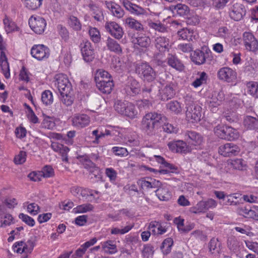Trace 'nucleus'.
<instances>
[{"label":"nucleus","mask_w":258,"mask_h":258,"mask_svg":"<svg viewBox=\"0 0 258 258\" xmlns=\"http://www.w3.org/2000/svg\"><path fill=\"white\" fill-rule=\"evenodd\" d=\"M228 126L223 124H218L214 127V133L218 138L226 140Z\"/></svg>","instance_id":"nucleus-37"},{"label":"nucleus","mask_w":258,"mask_h":258,"mask_svg":"<svg viewBox=\"0 0 258 258\" xmlns=\"http://www.w3.org/2000/svg\"><path fill=\"white\" fill-rule=\"evenodd\" d=\"M31 54L36 59L41 61L49 57L50 50L47 46L43 44H35L31 48Z\"/></svg>","instance_id":"nucleus-5"},{"label":"nucleus","mask_w":258,"mask_h":258,"mask_svg":"<svg viewBox=\"0 0 258 258\" xmlns=\"http://www.w3.org/2000/svg\"><path fill=\"white\" fill-rule=\"evenodd\" d=\"M94 207L90 204H85L78 206L73 210L74 213H83L91 211L93 210Z\"/></svg>","instance_id":"nucleus-45"},{"label":"nucleus","mask_w":258,"mask_h":258,"mask_svg":"<svg viewBox=\"0 0 258 258\" xmlns=\"http://www.w3.org/2000/svg\"><path fill=\"white\" fill-rule=\"evenodd\" d=\"M50 147L54 152L59 154L62 161L66 163L69 162L68 154L70 151V149L68 147L55 142H52Z\"/></svg>","instance_id":"nucleus-17"},{"label":"nucleus","mask_w":258,"mask_h":258,"mask_svg":"<svg viewBox=\"0 0 258 258\" xmlns=\"http://www.w3.org/2000/svg\"><path fill=\"white\" fill-rule=\"evenodd\" d=\"M68 23L70 26L76 31H79L81 29V23L76 17L71 16L69 18Z\"/></svg>","instance_id":"nucleus-51"},{"label":"nucleus","mask_w":258,"mask_h":258,"mask_svg":"<svg viewBox=\"0 0 258 258\" xmlns=\"http://www.w3.org/2000/svg\"><path fill=\"white\" fill-rule=\"evenodd\" d=\"M240 195L237 193H234L230 195H227L226 201L225 202H220L219 204L222 206H237L239 202L237 201L239 198Z\"/></svg>","instance_id":"nucleus-33"},{"label":"nucleus","mask_w":258,"mask_h":258,"mask_svg":"<svg viewBox=\"0 0 258 258\" xmlns=\"http://www.w3.org/2000/svg\"><path fill=\"white\" fill-rule=\"evenodd\" d=\"M19 217L24 222H25L29 226L32 227L34 226L35 224L34 220L28 215L23 213H21L20 214Z\"/></svg>","instance_id":"nucleus-62"},{"label":"nucleus","mask_w":258,"mask_h":258,"mask_svg":"<svg viewBox=\"0 0 258 258\" xmlns=\"http://www.w3.org/2000/svg\"><path fill=\"white\" fill-rule=\"evenodd\" d=\"M134 226L133 224H129L124 227L121 228L118 227H112L111 229L110 233L113 235H122L130 231Z\"/></svg>","instance_id":"nucleus-40"},{"label":"nucleus","mask_w":258,"mask_h":258,"mask_svg":"<svg viewBox=\"0 0 258 258\" xmlns=\"http://www.w3.org/2000/svg\"><path fill=\"white\" fill-rule=\"evenodd\" d=\"M41 125L45 128L52 130L55 127V122L52 118L46 116L44 118Z\"/></svg>","instance_id":"nucleus-58"},{"label":"nucleus","mask_w":258,"mask_h":258,"mask_svg":"<svg viewBox=\"0 0 258 258\" xmlns=\"http://www.w3.org/2000/svg\"><path fill=\"white\" fill-rule=\"evenodd\" d=\"M89 34L91 39L94 43H98L100 41L101 35L99 30L94 27H90L89 30Z\"/></svg>","instance_id":"nucleus-53"},{"label":"nucleus","mask_w":258,"mask_h":258,"mask_svg":"<svg viewBox=\"0 0 258 258\" xmlns=\"http://www.w3.org/2000/svg\"><path fill=\"white\" fill-rule=\"evenodd\" d=\"M156 196L161 201H168L171 198V195L167 186L158 187L155 191Z\"/></svg>","instance_id":"nucleus-30"},{"label":"nucleus","mask_w":258,"mask_h":258,"mask_svg":"<svg viewBox=\"0 0 258 258\" xmlns=\"http://www.w3.org/2000/svg\"><path fill=\"white\" fill-rule=\"evenodd\" d=\"M124 23L127 26L131 29H133L137 31L144 30L143 25L139 21L132 17L125 19Z\"/></svg>","instance_id":"nucleus-36"},{"label":"nucleus","mask_w":258,"mask_h":258,"mask_svg":"<svg viewBox=\"0 0 258 258\" xmlns=\"http://www.w3.org/2000/svg\"><path fill=\"white\" fill-rule=\"evenodd\" d=\"M246 86L248 93L253 97L258 98V82H249Z\"/></svg>","instance_id":"nucleus-42"},{"label":"nucleus","mask_w":258,"mask_h":258,"mask_svg":"<svg viewBox=\"0 0 258 258\" xmlns=\"http://www.w3.org/2000/svg\"><path fill=\"white\" fill-rule=\"evenodd\" d=\"M131 42L134 44L135 47L140 48H147L151 44V39L144 34H138L132 36Z\"/></svg>","instance_id":"nucleus-10"},{"label":"nucleus","mask_w":258,"mask_h":258,"mask_svg":"<svg viewBox=\"0 0 258 258\" xmlns=\"http://www.w3.org/2000/svg\"><path fill=\"white\" fill-rule=\"evenodd\" d=\"M28 243L30 242L25 243L22 241L16 242L13 245V248L15 251L18 253H22L23 252H30L32 248L28 247Z\"/></svg>","instance_id":"nucleus-34"},{"label":"nucleus","mask_w":258,"mask_h":258,"mask_svg":"<svg viewBox=\"0 0 258 258\" xmlns=\"http://www.w3.org/2000/svg\"><path fill=\"white\" fill-rule=\"evenodd\" d=\"M80 47L84 59L87 62L92 61L95 55L91 43L87 40H84L81 43Z\"/></svg>","instance_id":"nucleus-13"},{"label":"nucleus","mask_w":258,"mask_h":258,"mask_svg":"<svg viewBox=\"0 0 258 258\" xmlns=\"http://www.w3.org/2000/svg\"><path fill=\"white\" fill-rule=\"evenodd\" d=\"M239 137V132L235 128L229 126L226 140L233 141L237 139Z\"/></svg>","instance_id":"nucleus-54"},{"label":"nucleus","mask_w":258,"mask_h":258,"mask_svg":"<svg viewBox=\"0 0 258 258\" xmlns=\"http://www.w3.org/2000/svg\"><path fill=\"white\" fill-rule=\"evenodd\" d=\"M167 62L169 66L176 69L181 71L184 69V66L176 56L172 54H169L167 58Z\"/></svg>","instance_id":"nucleus-28"},{"label":"nucleus","mask_w":258,"mask_h":258,"mask_svg":"<svg viewBox=\"0 0 258 258\" xmlns=\"http://www.w3.org/2000/svg\"><path fill=\"white\" fill-rule=\"evenodd\" d=\"M173 243V240L170 238H166L163 241L161 248L164 254H167L170 252Z\"/></svg>","instance_id":"nucleus-50"},{"label":"nucleus","mask_w":258,"mask_h":258,"mask_svg":"<svg viewBox=\"0 0 258 258\" xmlns=\"http://www.w3.org/2000/svg\"><path fill=\"white\" fill-rule=\"evenodd\" d=\"M122 5L126 10L134 15L140 16L147 14V12L145 9L128 0H123Z\"/></svg>","instance_id":"nucleus-18"},{"label":"nucleus","mask_w":258,"mask_h":258,"mask_svg":"<svg viewBox=\"0 0 258 258\" xmlns=\"http://www.w3.org/2000/svg\"><path fill=\"white\" fill-rule=\"evenodd\" d=\"M209 248L211 253H218L220 250V243L218 240L214 238L211 239L209 244Z\"/></svg>","instance_id":"nucleus-48"},{"label":"nucleus","mask_w":258,"mask_h":258,"mask_svg":"<svg viewBox=\"0 0 258 258\" xmlns=\"http://www.w3.org/2000/svg\"><path fill=\"white\" fill-rule=\"evenodd\" d=\"M95 82H101L108 81H113L111 75L106 71L98 70L95 74Z\"/></svg>","instance_id":"nucleus-32"},{"label":"nucleus","mask_w":258,"mask_h":258,"mask_svg":"<svg viewBox=\"0 0 258 258\" xmlns=\"http://www.w3.org/2000/svg\"><path fill=\"white\" fill-rule=\"evenodd\" d=\"M207 79V74L205 72H203L200 73L199 77L192 82V85L194 87L197 88L202 85L203 84L206 83Z\"/></svg>","instance_id":"nucleus-56"},{"label":"nucleus","mask_w":258,"mask_h":258,"mask_svg":"<svg viewBox=\"0 0 258 258\" xmlns=\"http://www.w3.org/2000/svg\"><path fill=\"white\" fill-rule=\"evenodd\" d=\"M26 153L25 151H21L16 155L14 158L15 163L17 164H21L26 161Z\"/></svg>","instance_id":"nucleus-64"},{"label":"nucleus","mask_w":258,"mask_h":258,"mask_svg":"<svg viewBox=\"0 0 258 258\" xmlns=\"http://www.w3.org/2000/svg\"><path fill=\"white\" fill-rule=\"evenodd\" d=\"M192 33L186 28H183L177 32V35L179 38L186 40L191 36Z\"/></svg>","instance_id":"nucleus-63"},{"label":"nucleus","mask_w":258,"mask_h":258,"mask_svg":"<svg viewBox=\"0 0 258 258\" xmlns=\"http://www.w3.org/2000/svg\"><path fill=\"white\" fill-rule=\"evenodd\" d=\"M175 94L172 83L163 84L159 90V97L162 100L167 101L172 98Z\"/></svg>","instance_id":"nucleus-14"},{"label":"nucleus","mask_w":258,"mask_h":258,"mask_svg":"<svg viewBox=\"0 0 258 258\" xmlns=\"http://www.w3.org/2000/svg\"><path fill=\"white\" fill-rule=\"evenodd\" d=\"M224 100L225 95L222 91H215L208 101L209 107L214 111L217 107L222 103Z\"/></svg>","instance_id":"nucleus-16"},{"label":"nucleus","mask_w":258,"mask_h":258,"mask_svg":"<svg viewBox=\"0 0 258 258\" xmlns=\"http://www.w3.org/2000/svg\"><path fill=\"white\" fill-rule=\"evenodd\" d=\"M29 25L31 29L36 34H41L46 26L45 20L38 16H32L29 20Z\"/></svg>","instance_id":"nucleus-6"},{"label":"nucleus","mask_w":258,"mask_h":258,"mask_svg":"<svg viewBox=\"0 0 258 258\" xmlns=\"http://www.w3.org/2000/svg\"><path fill=\"white\" fill-rule=\"evenodd\" d=\"M77 158L79 161L84 165L85 168L88 167H92L93 162L90 160V158L87 155H79Z\"/></svg>","instance_id":"nucleus-60"},{"label":"nucleus","mask_w":258,"mask_h":258,"mask_svg":"<svg viewBox=\"0 0 258 258\" xmlns=\"http://www.w3.org/2000/svg\"><path fill=\"white\" fill-rule=\"evenodd\" d=\"M124 90L127 94L134 95L140 92V86L137 81L133 78H130L125 84Z\"/></svg>","instance_id":"nucleus-21"},{"label":"nucleus","mask_w":258,"mask_h":258,"mask_svg":"<svg viewBox=\"0 0 258 258\" xmlns=\"http://www.w3.org/2000/svg\"><path fill=\"white\" fill-rule=\"evenodd\" d=\"M107 49L117 54L122 53V50L120 44L114 39L108 37L106 42Z\"/></svg>","instance_id":"nucleus-27"},{"label":"nucleus","mask_w":258,"mask_h":258,"mask_svg":"<svg viewBox=\"0 0 258 258\" xmlns=\"http://www.w3.org/2000/svg\"><path fill=\"white\" fill-rule=\"evenodd\" d=\"M41 100L45 105H50L53 101L52 93L49 90H45L42 93Z\"/></svg>","instance_id":"nucleus-46"},{"label":"nucleus","mask_w":258,"mask_h":258,"mask_svg":"<svg viewBox=\"0 0 258 258\" xmlns=\"http://www.w3.org/2000/svg\"><path fill=\"white\" fill-rule=\"evenodd\" d=\"M3 22L5 30L8 33L14 31L16 29V25L15 23L6 16L3 20Z\"/></svg>","instance_id":"nucleus-55"},{"label":"nucleus","mask_w":258,"mask_h":258,"mask_svg":"<svg viewBox=\"0 0 258 258\" xmlns=\"http://www.w3.org/2000/svg\"><path fill=\"white\" fill-rule=\"evenodd\" d=\"M136 71L139 75L142 76L143 78L147 81L151 82L155 79V72L152 68L147 63H139Z\"/></svg>","instance_id":"nucleus-7"},{"label":"nucleus","mask_w":258,"mask_h":258,"mask_svg":"<svg viewBox=\"0 0 258 258\" xmlns=\"http://www.w3.org/2000/svg\"><path fill=\"white\" fill-rule=\"evenodd\" d=\"M42 0H24L25 6L29 10H35L40 7Z\"/></svg>","instance_id":"nucleus-49"},{"label":"nucleus","mask_w":258,"mask_h":258,"mask_svg":"<svg viewBox=\"0 0 258 258\" xmlns=\"http://www.w3.org/2000/svg\"><path fill=\"white\" fill-rule=\"evenodd\" d=\"M212 57V52L207 47H202V50L196 49L191 55V60L198 65L205 63L206 60H211Z\"/></svg>","instance_id":"nucleus-4"},{"label":"nucleus","mask_w":258,"mask_h":258,"mask_svg":"<svg viewBox=\"0 0 258 258\" xmlns=\"http://www.w3.org/2000/svg\"><path fill=\"white\" fill-rule=\"evenodd\" d=\"M0 66L5 77L9 78L10 76L9 65L8 62L7 58L4 51L0 52Z\"/></svg>","instance_id":"nucleus-29"},{"label":"nucleus","mask_w":258,"mask_h":258,"mask_svg":"<svg viewBox=\"0 0 258 258\" xmlns=\"http://www.w3.org/2000/svg\"><path fill=\"white\" fill-rule=\"evenodd\" d=\"M114 108L119 114L131 119L135 118L138 113L135 105L126 101H117L114 105Z\"/></svg>","instance_id":"nucleus-3"},{"label":"nucleus","mask_w":258,"mask_h":258,"mask_svg":"<svg viewBox=\"0 0 258 258\" xmlns=\"http://www.w3.org/2000/svg\"><path fill=\"white\" fill-rule=\"evenodd\" d=\"M165 118L162 114L156 112L147 113L142 119L143 130L148 135L152 136L155 133V127L158 126Z\"/></svg>","instance_id":"nucleus-1"},{"label":"nucleus","mask_w":258,"mask_h":258,"mask_svg":"<svg viewBox=\"0 0 258 258\" xmlns=\"http://www.w3.org/2000/svg\"><path fill=\"white\" fill-rule=\"evenodd\" d=\"M228 167L239 170H242L245 167L246 164L242 159H236L232 160L227 163Z\"/></svg>","instance_id":"nucleus-38"},{"label":"nucleus","mask_w":258,"mask_h":258,"mask_svg":"<svg viewBox=\"0 0 258 258\" xmlns=\"http://www.w3.org/2000/svg\"><path fill=\"white\" fill-rule=\"evenodd\" d=\"M64 94H60V100L61 102L66 106H70L73 102V96L72 91L64 92Z\"/></svg>","instance_id":"nucleus-43"},{"label":"nucleus","mask_w":258,"mask_h":258,"mask_svg":"<svg viewBox=\"0 0 258 258\" xmlns=\"http://www.w3.org/2000/svg\"><path fill=\"white\" fill-rule=\"evenodd\" d=\"M108 8L115 17L120 18L123 16L124 11L119 6L111 3L109 4Z\"/></svg>","instance_id":"nucleus-47"},{"label":"nucleus","mask_w":258,"mask_h":258,"mask_svg":"<svg viewBox=\"0 0 258 258\" xmlns=\"http://www.w3.org/2000/svg\"><path fill=\"white\" fill-rule=\"evenodd\" d=\"M185 139L188 143L193 146H200L203 143V138L198 133L188 131L185 133Z\"/></svg>","instance_id":"nucleus-24"},{"label":"nucleus","mask_w":258,"mask_h":258,"mask_svg":"<svg viewBox=\"0 0 258 258\" xmlns=\"http://www.w3.org/2000/svg\"><path fill=\"white\" fill-rule=\"evenodd\" d=\"M219 153L224 157H230L237 155L240 149L239 147L233 143H226L219 147Z\"/></svg>","instance_id":"nucleus-12"},{"label":"nucleus","mask_w":258,"mask_h":258,"mask_svg":"<svg viewBox=\"0 0 258 258\" xmlns=\"http://www.w3.org/2000/svg\"><path fill=\"white\" fill-rule=\"evenodd\" d=\"M54 83L60 94H64V92L72 91L71 83L66 76L63 74H60L56 75Z\"/></svg>","instance_id":"nucleus-8"},{"label":"nucleus","mask_w":258,"mask_h":258,"mask_svg":"<svg viewBox=\"0 0 258 258\" xmlns=\"http://www.w3.org/2000/svg\"><path fill=\"white\" fill-rule=\"evenodd\" d=\"M105 173L111 182H114L117 178V172L112 168L105 169Z\"/></svg>","instance_id":"nucleus-61"},{"label":"nucleus","mask_w":258,"mask_h":258,"mask_svg":"<svg viewBox=\"0 0 258 258\" xmlns=\"http://www.w3.org/2000/svg\"><path fill=\"white\" fill-rule=\"evenodd\" d=\"M73 124L78 128H83L87 126L90 122V117L86 114H78L72 119Z\"/></svg>","instance_id":"nucleus-23"},{"label":"nucleus","mask_w":258,"mask_h":258,"mask_svg":"<svg viewBox=\"0 0 258 258\" xmlns=\"http://www.w3.org/2000/svg\"><path fill=\"white\" fill-rule=\"evenodd\" d=\"M243 124L249 130L258 129V119L251 116H246L244 118Z\"/></svg>","instance_id":"nucleus-35"},{"label":"nucleus","mask_w":258,"mask_h":258,"mask_svg":"<svg viewBox=\"0 0 258 258\" xmlns=\"http://www.w3.org/2000/svg\"><path fill=\"white\" fill-rule=\"evenodd\" d=\"M190 212L194 214H200L207 212L204 201H201L197 204L190 208Z\"/></svg>","instance_id":"nucleus-44"},{"label":"nucleus","mask_w":258,"mask_h":258,"mask_svg":"<svg viewBox=\"0 0 258 258\" xmlns=\"http://www.w3.org/2000/svg\"><path fill=\"white\" fill-rule=\"evenodd\" d=\"M148 26L150 29H154L159 32L164 33L167 31L166 26L160 22L157 21L155 22L152 21H150L148 22Z\"/></svg>","instance_id":"nucleus-41"},{"label":"nucleus","mask_w":258,"mask_h":258,"mask_svg":"<svg viewBox=\"0 0 258 258\" xmlns=\"http://www.w3.org/2000/svg\"><path fill=\"white\" fill-rule=\"evenodd\" d=\"M148 229L151 231L152 234L154 235H162L167 231L165 226L157 221L151 222L149 224Z\"/></svg>","instance_id":"nucleus-26"},{"label":"nucleus","mask_w":258,"mask_h":258,"mask_svg":"<svg viewBox=\"0 0 258 258\" xmlns=\"http://www.w3.org/2000/svg\"><path fill=\"white\" fill-rule=\"evenodd\" d=\"M91 15L97 21H101L103 19V15L102 10L98 7L92 6L91 7Z\"/></svg>","instance_id":"nucleus-52"},{"label":"nucleus","mask_w":258,"mask_h":258,"mask_svg":"<svg viewBox=\"0 0 258 258\" xmlns=\"http://www.w3.org/2000/svg\"><path fill=\"white\" fill-rule=\"evenodd\" d=\"M184 103L186 120L191 123L200 121L202 117V107L198 104H195L193 98L188 95L185 96Z\"/></svg>","instance_id":"nucleus-2"},{"label":"nucleus","mask_w":258,"mask_h":258,"mask_svg":"<svg viewBox=\"0 0 258 258\" xmlns=\"http://www.w3.org/2000/svg\"><path fill=\"white\" fill-rule=\"evenodd\" d=\"M105 28L110 34L116 39H120L124 34L123 29L115 22H107L105 24Z\"/></svg>","instance_id":"nucleus-11"},{"label":"nucleus","mask_w":258,"mask_h":258,"mask_svg":"<svg viewBox=\"0 0 258 258\" xmlns=\"http://www.w3.org/2000/svg\"><path fill=\"white\" fill-rule=\"evenodd\" d=\"M102 251L106 254H113L117 251L116 242L112 240H108L101 243Z\"/></svg>","instance_id":"nucleus-25"},{"label":"nucleus","mask_w":258,"mask_h":258,"mask_svg":"<svg viewBox=\"0 0 258 258\" xmlns=\"http://www.w3.org/2000/svg\"><path fill=\"white\" fill-rule=\"evenodd\" d=\"M75 191L77 192V196L79 197L81 196L83 198L87 199L89 196H93V190L89 189L78 188L75 189Z\"/></svg>","instance_id":"nucleus-59"},{"label":"nucleus","mask_w":258,"mask_h":258,"mask_svg":"<svg viewBox=\"0 0 258 258\" xmlns=\"http://www.w3.org/2000/svg\"><path fill=\"white\" fill-rule=\"evenodd\" d=\"M96 87L100 91L104 94H109L114 86L113 81H108L101 82H96Z\"/></svg>","instance_id":"nucleus-31"},{"label":"nucleus","mask_w":258,"mask_h":258,"mask_svg":"<svg viewBox=\"0 0 258 258\" xmlns=\"http://www.w3.org/2000/svg\"><path fill=\"white\" fill-rule=\"evenodd\" d=\"M243 40L247 50L255 51L258 50V42L251 33L244 32L243 34Z\"/></svg>","instance_id":"nucleus-15"},{"label":"nucleus","mask_w":258,"mask_h":258,"mask_svg":"<svg viewBox=\"0 0 258 258\" xmlns=\"http://www.w3.org/2000/svg\"><path fill=\"white\" fill-rule=\"evenodd\" d=\"M245 14V10L243 5L240 4H234L229 11L230 18L235 21L240 20Z\"/></svg>","instance_id":"nucleus-19"},{"label":"nucleus","mask_w":258,"mask_h":258,"mask_svg":"<svg viewBox=\"0 0 258 258\" xmlns=\"http://www.w3.org/2000/svg\"><path fill=\"white\" fill-rule=\"evenodd\" d=\"M168 110L175 114H179L182 111L181 104L177 101H171L166 105Z\"/></svg>","instance_id":"nucleus-39"},{"label":"nucleus","mask_w":258,"mask_h":258,"mask_svg":"<svg viewBox=\"0 0 258 258\" xmlns=\"http://www.w3.org/2000/svg\"><path fill=\"white\" fill-rule=\"evenodd\" d=\"M190 151L189 147L182 141H177L176 153H187Z\"/></svg>","instance_id":"nucleus-57"},{"label":"nucleus","mask_w":258,"mask_h":258,"mask_svg":"<svg viewBox=\"0 0 258 258\" xmlns=\"http://www.w3.org/2000/svg\"><path fill=\"white\" fill-rule=\"evenodd\" d=\"M137 183L143 189H146L157 188L161 184L159 181L149 178H142L138 181Z\"/></svg>","instance_id":"nucleus-22"},{"label":"nucleus","mask_w":258,"mask_h":258,"mask_svg":"<svg viewBox=\"0 0 258 258\" xmlns=\"http://www.w3.org/2000/svg\"><path fill=\"white\" fill-rule=\"evenodd\" d=\"M154 45L155 47L160 52L169 50L171 47L170 39L162 36H157L155 38Z\"/></svg>","instance_id":"nucleus-20"},{"label":"nucleus","mask_w":258,"mask_h":258,"mask_svg":"<svg viewBox=\"0 0 258 258\" xmlns=\"http://www.w3.org/2000/svg\"><path fill=\"white\" fill-rule=\"evenodd\" d=\"M217 77L220 80L228 83H232L237 79V73L232 69L225 67L219 70Z\"/></svg>","instance_id":"nucleus-9"}]
</instances>
